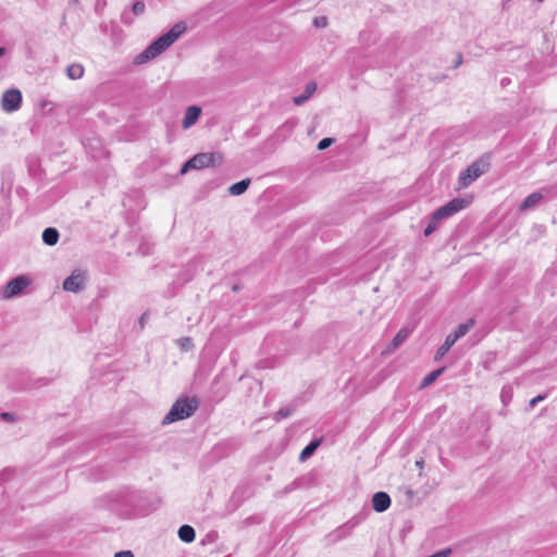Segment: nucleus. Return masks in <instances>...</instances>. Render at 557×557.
I'll list each match as a JSON object with an SVG mask.
<instances>
[{"label":"nucleus","mask_w":557,"mask_h":557,"mask_svg":"<svg viewBox=\"0 0 557 557\" xmlns=\"http://www.w3.org/2000/svg\"><path fill=\"white\" fill-rule=\"evenodd\" d=\"M4 54V48H0V58Z\"/></svg>","instance_id":"obj_33"},{"label":"nucleus","mask_w":557,"mask_h":557,"mask_svg":"<svg viewBox=\"0 0 557 557\" xmlns=\"http://www.w3.org/2000/svg\"><path fill=\"white\" fill-rule=\"evenodd\" d=\"M313 25L318 28H324L327 26V18L325 16L314 17Z\"/></svg>","instance_id":"obj_26"},{"label":"nucleus","mask_w":557,"mask_h":557,"mask_svg":"<svg viewBox=\"0 0 557 557\" xmlns=\"http://www.w3.org/2000/svg\"><path fill=\"white\" fill-rule=\"evenodd\" d=\"M177 343L183 350H188L193 346L191 339L189 337H182L177 341Z\"/></svg>","instance_id":"obj_24"},{"label":"nucleus","mask_w":557,"mask_h":557,"mask_svg":"<svg viewBox=\"0 0 557 557\" xmlns=\"http://www.w3.org/2000/svg\"><path fill=\"white\" fill-rule=\"evenodd\" d=\"M86 277L83 272L76 270L63 282V289L66 292L77 293L85 286Z\"/></svg>","instance_id":"obj_8"},{"label":"nucleus","mask_w":557,"mask_h":557,"mask_svg":"<svg viewBox=\"0 0 557 557\" xmlns=\"http://www.w3.org/2000/svg\"><path fill=\"white\" fill-rule=\"evenodd\" d=\"M146 5L143 1H136L132 7V13L135 16H140L145 13Z\"/></svg>","instance_id":"obj_23"},{"label":"nucleus","mask_w":557,"mask_h":557,"mask_svg":"<svg viewBox=\"0 0 557 557\" xmlns=\"http://www.w3.org/2000/svg\"><path fill=\"white\" fill-rule=\"evenodd\" d=\"M457 65L461 63V57L459 55V60H456Z\"/></svg>","instance_id":"obj_35"},{"label":"nucleus","mask_w":557,"mask_h":557,"mask_svg":"<svg viewBox=\"0 0 557 557\" xmlns=\"http://www.w3.org/2000/svg\"><path fill=\"white\" fill-rule=\"evenodd\" d=\"M187 27L183 22H178L171 27L169 32L152 41L143 52L134 59L135 64H144L153 60L172 46L185 32Z\"/></svg>","instance_id":"obj_1"},{"label":"nucleus","mask_w":557,"mask_h":557,"mask_svg":"<svg viewBox=\"0 0 557 557\" xmlns=\"http://www.w3.org/2000/svg\"><path fill=\"white\" fill-rule=\"evenodd\" d=\"M3 474H0V478L2 476Z\"/></svg>","instance_id":"obj_36"},{"label":"nucleus","mask_w":557,"mask_h":557,"mask_svg":"<svg viewBox=\"0 0 557 557\" xmlns=\"http://www.w3.org/2000/svg\"><path fill=\"white\" fill-rule=\"evenodd\" d=\"M416 465H417L418 467H422V466H423V460L417 461V462H416Z\"/></svg>","instance_id":"obj_32"},{"label":"nucleus","mask_w":557,"mask_h":557,"mask_svg":"<svg viewBox=\"0 0 557 557\" xmlns=\"http://www.w3.org/2000/svg\"><path fill=\"white\" fill-rule=\"evenodd\" d=\"M198 400L196 398L183 397L178 398L171 407L170 411L163 418V424L187 419L191 417L198 409Z\"/></svg>","instance_id":"obj_2"},{"label":"nucleus","mask_w":557,"mask_h":557,"mask_svg":"<svg viewBox=\"0 0 557 557\" xmlns=\"http://www.w3.org/2000/svg\"><path fill=\"white\" fill-rule=\"evenodd\" d=\"M545 398H546V395H537L536 397L532 398V399L530 400V403H529V407H530V409L534 408V406H535L537 403H540V401L544 400Z\"/></svg>","instance_id":"obj_28"},{"label":"nucleus","mask_w":557,"mask_h":557,"mask_svg":"<svg viewBox=\"0 0 557 557\" xmlns=\"http://www.w3.org/2000/svg\"><path fill=\"white\" fill-rule=\"evenodd\" d=\"M469 205V201L462 198H455L444 205L443 207L438 208L435 211V218L436 219H447L455 213L459 212L460 210L465 209Z\"/></svg>","instance_id":"obj_6"},{"label":"nucleus","mask_w":557,"mask_h":557,"mask_svg":"<svg viewBox=\"0 0 557 557\" xmlns=\"http://www.w3.org/2000/svg\"><path fill=\"white\" fill-rule=\"evenodd\" d=\"M456 342L457 341L450 334H448L444 344L436 350L435 360L442 359Z\"/></svg>","instance_id":"obj_15"},{"label":"nucleus","mask_w":557,"mask_h":557,"mask_svg":"<svg viewBox=\"0 0 557 557\" xmlns=\"http://www.w3.org/2000/svg\"><path fill=\"white\" fill-rule=\"evenodd\" d=\"M372 506L376 512H384L391 506V497L385 492H377L372 497Z\"/></svg>","instance_id":"obj_10"},{"label":"nucleus","mask_w":557,"mask_h":557,"mask_svg":"<svg viewBox=\"0 0 557 557\" xmlns=\"http://www.w3.org/2000/svg\"><path fill=\"white\" fill-rule=\"evenodd\" d=\"M223 156L220 152H200L190 158L181 169L184 175L189 170H202L208 166H216L222 164Z\"/></svg>","instance_id":"obj_3"},{"label":"nucleus","mask_w":557,"mask_h":557,"mask_svg":"<svg viewBox=\"0 0 557 557\" xmlns=\"http://www.w3.org/2000/svg\"><path fill=\"white\" fill-rule=\"evenodd\" d=\"M146 318H147V313H144V314L140 317V319H139L140 327H144L145 322H146Z\"/></svg>","instance_id":"obj_31"},{"label":"nucleus","mask_w":557,"mask_h":557,"mask_svg":"<svg viewBox=\"0 0 557 557\" xmlns=\"http://www.w3.org/2000/svg\"><path fill=\"white\" fill-rule=\"evenodd\" d=\"M543 199V195L540 191H535L530 194L519 206L520 211H528L535 208L541 200Z\"/></svg>","instance_id":"obj_11"},{"label":"nucleus","mask_w":557,"mask_h":557,"mask_svg":"<svg viewBox=\"0 0 557 557\" xmlns=\"http://www.w3.org/2000/svg\"><path fill=\"white\" fill-rule=\"evenodd\" d=\"M444 368L437 369L429 373L421 382V387L431 385L443 373Z\"/></svg>","instance_id":"obj_21"},{"label":"nucleus","mask_w":557,"mask_h":557,"mask_svg":"<svg viewBox=\"0 0 557 557\" xmlns=\"http://www.w3.org/2000/svg\"><path fill=\"white\" fill-rule=\"evenodd\" d=\"M409 330L408 329H401L397 332V334L394 336L392 343H391V347L393 349H396L397 347H399L409 336Z\"/></svg>","instance_id":"obj_18"},{"label":"nucleus","mask_w":557,"mask_h":557,"mask_svg":"<svg viewBox=\"0 0 557 557\" xmlns=\"http://www.w3.org/2000/svg\"><path fill=\"white\" fill-rule=\"evenodd\" d=\"M29 283L30 281L26 276H16L4 286L2 290V298L11 299L21 295L23 290L29 285Z\"/></svg>","instance_id":"obj_5"},{"label":"nucleus","mask_w":557,"mask_h":557,"mask_svg":"<svg viewBox=\"0 0 557 557\" xmlns=\"http://www.w3.org/2000/svg\"><path fill=\"white\" fill-rule=\"evenodd\" d=\"M122 22L125 23V24H132L133 23L132 15L128 12H124L122 14Z\"/></svg>","instance_id":"obj_29"},{"label":"nucleus","mask_w":557,"mask_h":557,"mask_svg":"<svg viewBox=\"0 0 557 557\" xmlns=\"http://www.w3.org/2000/svg\"><path fill=\"white\" fill-rule=\"evenodd\" d=\"M457 65L461 63V57L459 55V60H456Z\"/></svg>","instance_id":"obj_34"},{"label":"nucleus","mask_w":557,"mask_h":557,"mask_svg":"<svg viewBox=\"0 0 557 557\" xmlns=\"http://www.w3.org/2000/svg\"><path fill=\"white\" fill-rule=\"evenodd\" d=\"M315 89H317L315 83H313V82L308 83L306 88H305L304 94H301V95H299V96L294 98V103L296 106H301L302 103H305L313 95Z\"/></svg>","instance_id":"obj_12"},{"label":"nucleus","mask_w":557,"mask_h":557,"mask_svg":"<svg viewBox=\"0 0 557 557\" xmlns=\"http://www.w3.org/2000/svg\"><path fill=\"white\" fill-rule=\"evenodd\" d=\"M292 413V409L282 408L275 413V420L278 421L281 419L289 417Z\"/></svg>","instance_id":"obj_25"},{"label":"nucleus","mask_w":557,"mask_h":557,"mask_svg":"<svg viewBox=\"0 0 557 557\" xmlns=\"http://www.w3.org/2000/svg\"><path fill=\"white\" fill-rule=\"evenodd\" d=\"M42 240L48 246L55 245L58 243V240H59V232H58V230L54 228V227H47L42 232Z\"/></svg>","instance_id":"obj_13"},{"label":"nucleus","mask_w":557,"mask_h":557,"mask_svg":"<svg viewBox=\"0 0 557 557\" xmlns=\"http://www.w3.org/2000/svg\"><path fill=\"white\" fill-rule=\"evenodd\" d=\"M115 557H134L131 550H121L115 554Z\"/></svg>","instance_id":"obj_30"},{"label":"nucleus","mask_w":557,"mask_h":557,"mask_svg":"<svg viewBox=\"0 0 557 557\" xmlns=\"http://www.w3.org/2000/svg\"><path fill=\"white\" fill-rule=\"evenodd\" d=\"M201 115V108L198 106H190L186 109L184 119L182 121V127L188 129L191 127Z\"/></svg>","instance_id":"obj_9"},{"label":"nucleus","mask_w":557,"mask_h":557,"mask_svg":"<svg viewBox=\"0 0 557 557\" xmlns=\"http://www.w3.org/2000/svg\"><path fill=\"white\" fill-rule=\"evenodd\" d=\"M249 185H250V180L246 178V180L239 181V182L233 184L232 186H230L228 191L233 196H239L248 189Z\"/></svg>","instance_id":"obj_16"},{"label":"nucleus","mask_w":557,"mask_h":557,"mask_svg":"<svg viewBox=\"0 0 557 557\" xmlns=\"http://www.w3.org/2000/svg\"><path fill=\"white\" fill-rule=\"evenodd\" d=\"M196 533L193 527L184 524L178 529V537L185 543H191L195 540Z\"/></svg>","instance_id":"obj_14"},{"label":"nucleus","mask_w":557,"mask_h":557,"mask_svg":"<svg viewBox=\"0 0 557 557\" xmlns=\"http://www.w3.org/2000/svg\"><path fill=\"white\" fill-rule=\"evenodd\" d=\"M474 323V319H469L466 323L460 324L454 333H450V335L458 341L470 331Z\"/></svg>","instance_id":"obj_17"},{"label":"nucleus","mask_w":557,"mask_h":557,"mask_svg":"<svg viewBox=\"0 0 557 557\" xmlns=\"http://www.w3.org/2000/svg\"><path fill=\"white\" fill-rule=\"evenodd\" d=\"M441 221H442V219L435 218V212H434L431 216V220H430L428 226L424 230V235L430 236L432 233H434L437 230Z\"/></svg>","instance_id":"obj_22"},{"label":"nucleus","mask_w":557,"mask_h":557,"mask_svg":"<svg viewBox=\"0 0 557 557\" xmlns=\"http://www.w3.org/2000/svg\"><path fill=\"white\" fill-rule=\"evenodd\" d=\"M66 74L71 79H78L84 74V67L81 64H71L66 67Z\"/></svg>","instance_id":"obj_19"},{"label":"nucleus","mask_w":557,"mask_h":557,"mask_svg":"<svg viewBox=\"0 0 557 557\" xmlns=\"http://www.w3.org/2000/svg\"><path fill=\"white\" fill-rule=\"evenodd\" d=\"M320 441H313L309 445H307L300 453L299 459L301 461H305L307 458H309L315 449L319 447Z\"/></svg>","instance_id":"obj_20"},{"label":"nucleus","mask_w":557,"mask_h":557,"mask_svg":"<svg viewBox=\"0 0 557 557\" xmlns=\"http://www.w3.org/2000/svg\"><path fill=\"white\" fill-rule=\"evenodd\" d=\"M487 171V163L483 160H476L470 164L459 175V183L461 187H468L472 182L479 178L482 174Z\"/></svg>","instance_id":"obj_4"},{"label":"nucleus","mask_w":557,"mask_h":557,"mask_svg":"<svg viewBox=\"0 0 557 557\" xmlns=\"http://www.w3.org/2000/svg\"><path fill=\"white\" fill-rule=\"evenodd\" d=\"M333 141H334L333 138H323L322 140L319 141L318 149L324 150V149L329 148Z\"/></svg>","instance_id":"obj_27"},{"label":"nucleus","mask_w":557,"mask_h":557,"mask_svg":"<svg viewBox=\"0 0 557 557\" xmlns=\"http://www.w3.org/2000/svg\"><path fill=\"white\" fill-rule=\"evenodd\" d=\"M22 103V94L18 89L12 88L5 90L2 95L1 107L5 112H13L20 109Z\"/></svg>","instance_id":"obj_7"}]
</instances>
